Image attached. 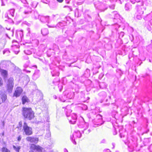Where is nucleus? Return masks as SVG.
Here are the masks:
<instances>
[{"label":"nucleus","mask_w":152,"mask_h":152,"mask_svg":"<svg viewBox=\"0 0 152 152\" xmlns=\"http://www.w3.org/2000/svg\"><path fill=\"white\" fill-rule=\"evenodd\" d=\"M23 115L25 118L31 120L34 118V114L31 108H23Z\"/></svg>","instance_id":"f257e3e1"},{"label":"nucleus","mask_w":152,"mask_h":152,"mask_svg":"<svg viewBox=\"0 0 152 152\" xmlns=\"http://www.w3.org/2000/svg\"><path fill=\"white\" fill-rule=\"evenodd\" d=\"M30 152H46L44 148L38 145L32 144L31 145Z\"/></svg>","instance_id":"f03ea898"},{"label":"nucleus","mask_w":152,"mask_h":152,"mask_svg":"<svg viewBox=\"0 0 152 152\" xmlns=\"http://www.w3.org/2000/svg\"><path fill=\"white\" fill-rule=\"evenodd\" d=\"M72 112L71 110H68V111H66V115L68 117V119L69 120V122L72 124H75L77 119V116L76 114L75 113H72L70 116V113Z\"/></svg>","instance_id":"7ed1b4c3"},{"label":"nucleus","mask_w":152,"mask_h":152,"mask_svg":"<svg viewBox=\"0 0 152 152\" xmlns=\"http://www.w3.org/2000/svg\"><path fill=\"white\" fill-rule=\"evenodd\" d=\"M23 130L26 134L29 135L32 134V129L31 127L28 126L26 122H24L23 126Z\"/></svg>","instance_id":"20e7f679"},{"label":"nucleus","mask_w":152,"mask_h":152,"mask_svg":"<svg viewBox=\"0 0 152 152\" xmlns=\"http://www.w3.org/2000/svg\"><path fill=\"white\" fill-rule=\"evenodd\" d=\"M13 80V79L12 78H10L8 80L7 83V88L9 92H11L14 86Z\"/></svg>","instance_id":"39448f33"},{"label":"nucleus","mask_w":152,"mask_h":152,"mask_svg":"<svg viewBox=\"0 0 152 152\" xmlns=\"http://www.w3.org/2000/svg\"><path fill=\"white\" fill-rule=\"evenodd\" d=\"M35 14H36L37 15L35 16L36 19L38 18L41 21V22L45 23L48 22L49 19V16H45L42 15H38L37 12L35 13Z\"/></svg>","instance_id":"423d86ee"},{"label":"nucleus","mask_w":152,"mask_h":152,"mask_svg":"<svg viewBox=\"0 0 152 152\" xmlns=\"http://www.w3.org/2000/svg\"><path fill=\"white\" fill-rule=\"evenodd\" d=\"M23 91L22 88L20 87H17L14 93L13 96L17 97L19 96Z\"/></svg>","instance_id":"0eeeda50"},{"label":"nucleus","mask_w":152,"mask_h":152,"mask_svg":"<svg viewBox=\"0 0 152 152\" xmlns=\"http://www.w3.org/2000/svg\"><path fill=\"white\" fill-rule=\"evenodd\" d=\"M136 13L140 14H142L145 10V9L142 6L139 5L136 7Z\"/></svg>","instance_id":"6e6552de"},{"label":"nucleus","mask_w":152,"mask_h":152,"mask_svg":"<svg viewBox=\"0 0 152 152\" xmlns=\"http://www.w3.org/2000/svg\"><path fill=\"white\" fill-rule=\"evenodd\" d=\"M26 140L31 142L34 143L36 144L39 141L38 138L30 137H27L26 138Z\"/></svg>","instance_id":"1a4fd4ad"},{"label":"nucleus","mask_w":152,"mask_h":152,"mask_svg":"<svg viewBox=\"0 0 152 152\" xmlns=\"http://www.w3.org/2000/svg\"><path fill=\"white\" fill-rule=\"evenodd\" d=\"M15 12V10L14 9H11L8 12V13H6L5 14V16L6 18H7L8 19L11 18L10 16L8 15V14H9L12 17L14 16Z\"/></svg>","instance_id":"9d476101"},{"label":"nucleus","mask_w":152,"mask_h":152,"mask_svg":"<svg viewBox=\"0 0 152 152\" xmlns=\"http://www.w3.org/2000/svg\"><path fill=\"white\" fill-rule=\"evenodd\" d=\"M0 72L2 76L5 80L7 78V72L6 70H4L2 69H0Z\"/></svg>","instance_id":"9b49d317"},{"label":"nucleus","mask_w":152,"mask_h":152,"mask_svg":"<svg viewBox=\"0 0 152 152\" xmlns=\"http://www.w3.org/2000/svg\"><path fill=\"white\" fill-rule=\"evenodd\" d=\"M65 25L62 22H59L56 26H55V25H48V26L49 28H57V27H62Z\"/></svg>","instance_id":"f8f14e48"},{"label":"nucleus","mask_w":152,"mask_h":152,"mask_svg":"<svg viewBox=\"0 0 152 152\" xmlns=\"http://www.w3.org/2000/svg\"><path fill=\"white\" fill-rule=\"evenodd\" d=\"M7 63V62L6 61H2L0 64V69H2V68H5L6 66Z\"/></svg>","instance_id":"ddd939ff"},{"label":"nucleus","mask_w":152,"mask_h":152,"mask_svg":"<svg viewBox=\"0 0 152 152\" xmlns=\"http://www.w3.org/2000/svg\"><path fill=\"white\" fill-rule=\"evenodd\" d=\"M73 136L74 137L76 136L77 137L80 138L81 136V134L79 131H78L74 133L73 135Z\"/></svg>","instance_id":"4468645a"},{"label":"nucleus","mask_w":152,"mask_h":152,"mask_svg":"<svg viewBox=\"0 0 152 152\" xmlns=\"http://www.w3.org/2000/svg\"><path fill=\"white\" fill-rule=\"evenodd\" d=\"M42 34L44 36H45L48 33V31L47 28H43L41 30Z\"/></svg>","instance_id":"2eb2a0df"},{"label":"nucleus","mask_w":152,"mask_h":152,"mask_svg":"<svg viewBox=\"0 0 152 152\" xmlns=\"http://www.w3.org/2000/svg\"><path fill=\"white\" fill-rule=\"evenodd\" d=\"M97 117L99 118L98 120L99 121V122H98L96 123V125H100L102 124H103V123H101L99 122L102 121V116L100 115H98L97 116Z\"/></svg>","instance_id":"dca6fc26"},{"label":"nucleus","mask_w":152,"mask_h":152,"mask_svg":"<svg viewBox=\"0 0 152 152\" xmlns=\"http://www.w3.org/2000/svg\"><path fill=\"white\" fill-rule=\"evenodd\" d=\"M22 103L24 104L26 102H29V99L26 96H23L22 98Z\"/></svg>","instance_id":"f3484780"},{"label":"nucleus","mask_w":152,"mask_h":152,"mask_svg":"<svg viewBox=\"0 0 152 152\" xmlns=\"http://www.w3.org/2000/svg\"><path fill=\"white\" fill-rule=\"evenodd\" d=\"M85 126H86V127L84 129V130L83 132H85V133L86 134H88L91 132V130L90 129H88L87 131H86V130L88 128V123H86L85 124Z\"/></svg>","instance_id":"a211bd4d"},{"label":"nucleus","mask_w":152,"mask_h":152,"mask_svg":"<svg viewBox=\"0 0 152 152\" xmlns=\"http://www.w3.org/2000/svg\"><path fill=\"white\" fill-rule=\"evenodd\" d=\"M30 49L28 48H26V49L24 50V53L27 55H30L32 53V51Z\"/></svg>","instance_id":"6ab92c4d"},{"label":"nucleus","mask_w":152,"mask_h":152,"mask_svg":"<svg viewBox=\"0 0 152 152\" xmlns=\"http://www.w3.org/2000/svg\"><path fill=\"white\" fill-rule=\"evenodd\" d=\"M17 34H19L20 35V37L21 39H22V38H23V30H20L19 31H18L17 32Z\"/></svg>","instance_id":"aec40b11"},{"label":"nucleus","mask_w":152,"mask_h":152,"mask_svg":"<svg viewBox=\"0 0 152 152\" xmlns=\"http://www.w3.org/2000/svg\"><path fill=\"white\" fill-rule=\"evenodd\" d=\"M142 14H139L135 13V17L138 20H140L142 18Z\"/></svg>","instance_id":"412c9836"},{"label":"nucleus","mask_w":152,"mask_h":152,"mask_svg":"<svg viewBox=\"0 0 152 152\" xmlns=\"http://www.w3.org/2000/svg\"><path fill=\"white\" fill-rule=\"evenodd\" d=\"M18 43L17 42V41L15 40H13L12 41V47H13L14 46H16V48H19L18 47Z\"/></svg>","instance_id":"4be33fe9"},{"label":"nucleus","mask_w":152,"mask_h":152,"mask_svg":"<svg viewBox=\"0 0 152 152\" xmlns=\"http://www.w3.org/2000/svg\"><path fill=\"white\" fill-rule=\"evenodd\" d=\"M14 149L16 151V152H19V150L20 149V147L19 146H13Z\"/></svg>","instance_id":"5701e85b"},{"label":"nucleus","mask_w":152,"mask_h":152,"mask_svg":"<svg viewBox=\"0 0 152 152\" xmlns=\"http://www.w3.org/2000/svg\"><path fill=\"white\" fill-rule=\"evenodd\" d=\"M1 97L3 101H5L7 99V96L5 94L1 95Z\"/></svg>","instance_id":"b1692460"},{"label":"nucleus","mask_w":152,"mask_h":152,"mask_svg":"<svg viewBox=\"0 0 152 152\" xmlns=\"http://www.w3.org/2000/svg\"><path fill=\"white\" fill-rule=\"evenodd\" d=\"M32 43L34 44L35 45H37L39 44L38 40L37 39H34V40L32 39Z\"/></svg>","instance_id":"393cba45"},{"label":"nucleus","mask_w":152,"mask_h":152,"mask_svg":"<svg viewBox=\"0 0 152 152\" xmlns=\"http://www.w3.org/2000/svg\"><path fill=\"white\" fill-rule=\"evenodd\" d=\"M50 136V132L49 130L47 131V133L45 135L46 138H48Z\"/></svg>","instance_id":"a878e982"},{"label":"nucleus","mask_w":152,"mask_h":152,"mask_svg":"<svg viewBox=\"0 0 152 152\" xmlns=\"http://www.w3.org/2000/svg\"><path fill=\"white\" fill-rule=\"evenodd\" d=\"M19 48H14L13 51L14 52L15 54H17L20 51Z\"/></svg>","instance_id":"bb28decb"},{"label":"nucleus","mask_w":152,"mask_h":152,"mask_svg":"<svg viewBox=\"0 0 152 152\" xmlns=\"http://www.w3.org/2000/svg\"><path fill=\"white\" fill-rule=\"evenodd\" d=\"M2 152H10L9 150H8L6 148L3 147L2 149Z\"/></svg>","instance_id":"cd10ccee"},{"label":"nucleus","mask_w":152,"mask_h":152,"mask_svg":"<svg viewBox=\"0 0 152 152\" xmlns=\"http://www.w3.org/2000/svg\"><path fill=\"white\" fill-rule=\"evenodd\" d=\"M10 53V52L9 50H4L3 51V54H5V53H7V54H9Z\"/></svg>","instance_id":"c85d7f7f"},{"label":"nucleus","mask_w":152,"mask_h":152,"mask_svg":"<svg viewBox=\"0 0 152 152\" xmlns=\"http://www.w3.org/2000/svg\"><path fill=\"white\" fill-rule=\"evenodd\" d=\"M113 13L115 14L116 18L118 17L119 16V14H117V12L116 11L113 12Z\"/></svg>","instance_id":"c756f323"},{"label":"nucleus","mask_w":152,"mask_h":152,"mask_svg":"<svg viewBox=\"0 0 152 152\" xmlns=\"http://www.w3.org/2000/svg\"><path fill=\"white\" fill-rule=\"evenodd\" d=\"M3 84V80L2 78L0 77V86H1Z\"/></svg>","instance_id":"7c9ffc66"},{"label":"nucleus","mask_w":152,"mask_h":152,"mask_svg":"<svg viewBox=\"0 0 152 152\" xmlns=\"http://www.w3.org/2000/svg\"><path fill=\"white\" fill-rule=\"evenodd\" d=\"M128 4H126L125 5V10H129V8L128 7Z\"/></svg>","instance_id":"2f4dec72"},{"label":"nucleus","mask_w":152,"mask_h":152,"mask_svg":"<svg viewBox=\"0 0 152 152\" xmlns=\"http://www.w3.org/2000/svg\"><path fill=\"white\" fill-rule=\"evenodd\" d=\"M21 2L24 4H26L27 2L26 0H21Z\"/></svg>","instance_id":"473e14b6"},{"label":"nucleus","mask_w":152,"mask_h":152,"mask_svg":"<svg viewBox=\"0 0 152 152\" xmlns=\"http://www.w3.org/2000/svg\"><path fill=\"white\" fill-rule=\"evenodd\" d=\"M27 31H28V34L29 35V36L31 37V35H30V34H31V31H30V28H27Z\"/></svg>","instance_id":"72a5a7b5"},{"label":"nucleus","mask_w":152,"mask_h":152,"mask_svg":"<svg viewBox=\"0 0 152 152\" xmlns=\"http://www.w3.org/2000/svg\"><path fill=\"white\" fill-rule=\"evenodd\" d=\"M110 8L112 9H114L115 8V6L114 5H112L109 6Z\"/></svg>","instance_id":"f704fd0d"},{"label":"nucleus","mask_w":152,"mask_h":152,"mask_svg":"<svg viewBox=\"0 0 152 152\" xmlns=\"http://www.w3.org/2000/svg\"><path fill=\"white\" fill-rule=\"evenodd\" d=\"M124 35V33L123 32H121L120 34V36H121L122 37H123V36Z\"/></svg>","instance_id":"c9c22d12"},{"label":"nucleus","mask_w":152,"mask_h":152,"mask_svg":"<svg viewBox=\"0 0 152 152\" xmlns=\"http://www.w3.org/2000/svg\"><path fill=\"white\" fill-rule=\"evenodd\" d=\"M71 0H65L67 4H69Z\"/></svg>","instance_id":"e433bc0d"},{"label":"nucleus","mask_w":152,"mask_h":152,"mask_svg":"<svg viewBox=\"0 0 152 152\" xmlns=\"http://www.w3.org/2000/svg\"><path fill=\"white\" fill-rule=\"evenodd\" d=\"M107 9V7H106L105 8V9L104 10H103V9H101V12H103V11H104L105 10H106Z\"/></svg>","instance_id":"4c0bfd02"},{"label":"nucleus","mask_w":152,"mask_h":152,"mask_svg":"<svg viewBox=\"0 0 152 152\" xmlns=\"http://www.w3.org/2000/svg\"><path fill=\"white\" fill-rule=\"evenodd\" d=\"M64 0H57V1L60 3H61Z\"/></svg>","instance_id":"58836bf2"},{"label":"nucleus","mask_w":152,"mask_h":152,"mask_svg":"<svg viewBox=\"0 0 152 152\" xmlns=\"http://www.w3.org/2000/svg\"><path fill=\"white\" fill-rule=\"evenodd\" d=\"M19 126L21 127L22 125V122L21 121L19 123Z\"/></svg>","instance_id":"ea45409f"},{"label":"nucleus","mask_w":152,"mask_h":152,"mask_svg":"<svg viewBox=\"0 0 152 152\" xmlns=\"http://www.w3.org/2000/svg\"><path fill=\"white\" fill-rule=\"evenodd\" d=\"M68 7L69 8V9H70V10L71 11H72V8H71V7H68V6H64V7Z\"/></svg>","instance_id":"a19ab883"},{"label":"nucleus","mask_w":152,"mask_h":152,"mask_svg":"<svg viewBox=\"0 0 152 152\" xmlns=\"http://www.w3.org/2000/svg\"><path fill=\"white\" fill-rule=\"evenodd\" d=\"M21 139V138L20 137V136L18 137V141H19Z\"/></svg>","instance_id":"79ce46f5"},{"label":"nucleus","mask_w":152,"mask_h":152,"mask_svg":"<svg viewBox=\"0 0 152 152\" xmlns=\"http://www.w3.org/2000/svg\"><path fill=\"white\" fill-rule=\"evenodd\" d=\"M24 13L25 14H28L29 13V12L28 11H25Z\"/></svg>","instance_id":"37998d69"},{"label":"nucleus","mask_w":152,"mask_h":152,"mask_svg":"<svg viewBox=\"0 0 152 152\" xmlns=\"http://www.w3.org/2000/svg\"><path fill=\"white\" fill-rule=\"evenodd\" d=\"M139 39V37H136V39L137 40V42H135L136 43H137V42H138V40Z\"/></svg>","instance_id":"c03bdc74"},{"label":"nucleus","mask_w":152,"mask_h":152,"mask_svg":"<svg viewBox=\"0 0 152 152\" xmlns=\"http://www.w3.org/2000/svg\"><path fill=\"white\" fill-rule=\"evenodd\" d=\"M64 152H68V151L67 149H64Z\"/></svg>","instance_id":"a18cd8bd"},{"label":"nucleus","mask_w":152,"mask_h":152,"mask_svg":"<svg viewBox=\"0 0 152 152\" xmlns=\"http://www.w3.org/2000/svg\"><path fill=\"white\" fill-rule=\"evenodd\" d=\"M131 2L133 3V4H134L135 3V1H132V0H131Z\"/></svg>","instance_id":"49530a36"},{"label":"nucleus","mask_w":152,"mask_h":152,"mask_svg":"<svg viewBox=\"0 0 152 152\" xmlns=\"http://www.w3.org/2000/svg\"><path fill=\"white\" fill-rule=\"evenodd\" d=\"M107 151H106V152H110V151L109 150H107Z\"/></svg>","instance_id":"de8ad7c7"},{"label":"nucleus","mask_w":152,"mask_h":152,"mask_svg":"<svg viewBox=\"0 0 152 152\" xmlns=\"http://www.w3.org/2000/svg\"><path fill=\"white\" fill-rule=\"evenodd\" d=\"M61 101L62 102H64L65 101L64 100H61Z\"/></svg>","instance_id":"09e8293b"},{"label":"nucleus","mask_w":152,"mask_h":152,"mask_svg":"<svg viewBox=\"0 0 152 152\" xmlns=\"http://www.w3.org/2000/svg\"><path fill=\"white\" fill-rule=\"evenodd\" d=\"M74 144H76V142L75 141Z\"/></svg>","instance_id":"8fccbe9b"},{"label":"nucleus","mask_w":152,"mask_h":152,"mask_svg":"<svg viewBox=\"0 0 152 152\" xmlns=\"http://www.w3.org/2000/svg\"><path fill=\"white\" fill-rule=\"evenodd\" d=\"M34 35V34H31V35Z\"/></svg>","instance_id":"3c124183"},{"label":"nucleus","mask_w":152,"mask_h":152,"mask_svg":"<svg viewBox=\"0 0 152 152\" xmlns=\"http://www.w3.org/2000/svg\"><path fill=\"white\" fill-rule=\"evenodd\" d=\"M131 36H132V37L133 38V36L132 35H131Z\"/></svg>","instance_id":"603ef678"},{"label":"nucleus","mask_w":152,"mask_h":152,"mask_svg":"<svg viewBox=\"0 0 152 152\" xmlns=\"http://www.w3.org/2000/svg\"><path fill=\"white\" fill-rule=\"evenodd\" d=\"M120 136H121V137H122V136L121 135V134H120Z\"/></svg>","instance_id":"864d4df0"},{"label":"nucleus","mask_w":152,"mask_h":152,"mask_svg":"<svg viewBox=\"0 0 152 152\" xmlns=\"http://www.w3.org/2000/svg\"><path fill=\"white\" fill-rule=\"evenodd\" d=\"M26 46H27V47H28V46H27V45H26Z\"/></svg>","instance_id":"5fc2aeb1"}]
</instances>
